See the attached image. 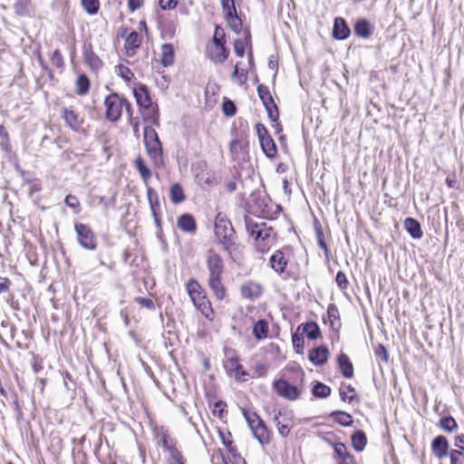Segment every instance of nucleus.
Here are the masks:
<instances>
[{"label":"nucleus","instance_id":"obj_1","mask_svg":"<svg viewBox=\"0 0 464 464\" xmlns=\"http://www.w3.org/2000/svg\"><path fill=\"white\" fill-rule=\"evenodd\" d=\"M246 228L249 236L255 239L256 248L260 253L267 252L274 245L276 233L266 223H255L250 218L246 219Z\"/></svg>","mask_w":464,"mask_h":464},{"label":"nucleus","instance_id":"obj_2","mask_svg":"<svg viewBox=\"0 0 464 464\" xmlns=\"http://www.w3.org/2000/svg\"><path fill=\"white\" fill-rule=\"evenodd\" d=\"M143 140L153 165L156 168H161L164 165L162 146L156 130L150 127L146 126L143 130Z\"/></svg>","mask_w":464,"mask_h":464},{"label":"nucleus","instance_id":"obj_3","mask_svg":"<svg viewBox=\"0 0 464 464\" xmlns=\"http://www.w3.org/2000/svg\"><path fill=\"white\" fill-rule=\"evenodd\" d=\"M215 235L226 251H230L235 244V231L223 213H218L215 218Z\"/></svg>","mask_w":464,"mask_h":464},{"label":"nucleus","instance_id":"obj_4","mask_svg":"<svg viewBox=\"0 0 464 464\" xmlns=\"http://www.w3.org/2000/svg\"><path fill=\"white\" fill-rule=\"evenodd\" d=\"M187 291L194 305L206 318H210L213 315L211 304L198 281L189 279L187 283Z\"/></svg>","mask_w":464,"mask_h":464},{"label":"nucleus","instance_id":"obj_5","mask_svg":"<svg viewBox=\"0 0 464 464\" xmlns=\"http://www.w3.org/2000/svg\"><path fill=\"white\" fill-rule=\"evenodd\" d=\"M106 107V117L111 121H117L125 108L127 113L131 117V105L127 99L120 96L118 93H112L106 97L104 101Z\"/></svg>","mask_w":464,"mask_h":464},{"label":"nucleus","instance_id":"obj_6","mask_svg":"<svg viewBox=\"0 0 464 464\" xmlns=\"http://www.w3.org/2000/svg\"><path fill=\"white\" fill-rule=\"evenodd\" d=\"M243 415L252 430L254 437L262 444H267L270 440L268 430L265 422L256 412L243 410Z\"/></svg>","mask_w":464,"mask_h":464},{"label":"nucleus","instance_id":"obj_7","mask_svg":"<svg viewBox=\"0 0 464 464\" xmlns=\"http://www.w3.org/2000/svg\"><path fill=\"white\" fill-rule=\"evenodd\" d=\"M74 229L80 246L87 250H95L97 242L92 230L85 224L76 223Z\"/></svg>","mask_w":464,"mask_h":464},{"label":"nucleus","instance_id":"obj_8","mask_svg":"<svg viewBox=\"0 0 464 464\" xmlns=\"http://www.w3.org/2000/svg\"><path fill=\"white\" fill-rule=\"evenodd\" d=\"M293 417V411L288 410L280 411L275 415L274 420L281 436L287 437L289 435Z\"/></svg>","mask_w":464,"mask_h":464},{"label":"nucleus","instance_id":"obj_9","mask_svg":"<svg viewBox=\"0 0 464 464\" xmlns=\"http://www.w3.org/2000/svg\"><path fill=\"white\" fill-rule=\"evenodd\" d=\"M273 385L276 392L281 397L285 398L287 400H296L300 395L298 388L295 385H292L285 380L280 379L275 381Z\"/></svg>","mask_w":464,"mask_h":464},{"label":"nucleus","instance_id":"obj_10","mask_svg":"<svg viewBox=\"0 0 464 464\" xmlns=\"http://www.w3.org/2000/svg\"><path fill=\"white\" fill-rule=\"evenodd\" d=\"M224 367L228 375L235 377L236 380L239 382H245L249 375L248 372L243 369V366L237 357L228 358L225 362Z\"/></svg>","mask_w":464,"mask_h":464},{"label":"nucleus","instance_id":"obj_11","mask_svg":"<svg viewBox=\"0 0 464 464\" xmlns=\"http://www.w3.org/2000/svg\"><path fill=\"white\" fill-rule=\"evenodd\" d=\"M206 53L212 62L222 63L227 59L229 51L225 47V44H209Z\"/></svg>","mask_w":464,"mask_h":464},{"label":"nucleus","instance_id":"obj_12","mask_svg":"<svg viewBox=\"0 0 464 464\" xmlns=\"http://www.w3.org/2000/svg\"><path fill=\"white\" fill-rule=\"evenodd\" d=\"M61 116L66 125L74 131L80 130L83 124V118L71 107L63 108Z\"/></svg>","mask_w":464,"mask_h":464},{"label":"nucleus","instance_id":"obj_13","mask_svg":"<svg viewBox=\"0 0 464 464\" xmlns=\"http://www.w3.org/2000/svg\"><path fill=\"white\" fill-rule=\"evenodd\" d=\"M209 277L221 276L224 271L222 258L215 252L209 251L207 258Z\"/></svg>","mask_w":464,"mask_h":464},{"label":"nucleus","instance_id":"obj_14","mask_svg":"<svg viewBox=\"0 0 464 464\" xmlns=\"http://www.w3.org/2000/svg\"><path fill=\"white\" fill-rule=\"evenodd\" d=\"M205 163H198L196 167H193L195 173V179L200 186H212L215 183L214 175L208 171Z\"/></svg>","mask_w":464,"mask_h":464},{"label":"nucleus","instance_id":"obj_15","mask_svg":"<svg viewBox=\"0 0 464 464\" xmlns=\"http://www.w3.org/2000/svg\"><path fill=\"white\" fill-rule=\"evenodd\" d=\"M431 450L434 456L439 459L448 457L450 452V444L448 440L442 435L435 437L431 442Z\"/></svg>","mask_w":464,"mask_h":464},{"label":"nucleus","instance_id":"obj_16","mask_svg":"<svg viewBox=\"0 0 464 464\" xmlns=\"http://www.w3.org/2000/svg\"><path fill=\"white\" fill-rule=\"evenodd\" d=\"M221 5L227 20L231 24L232 28L237 30L241 23L237 14L235 0H221Z\"/></svg>","mask_w":464,"mask_h":464},{"label":"nucleus","instance_id":"obj_17","mask_svg":"<svg viewBox=\"0 0 464 464\" xmlns=\"http://www.w3.org/2000/svg\"><path fill=\"white\" fill-rule=\"evenodd\" d=\"M154 434L157 443L161 445L165 450H169L176 445L175 440L170 436L169 430L165 427H155Z\"/></svg>","mask_w":464,"mask_h":464},{"label":"nucleus","instance_id":"obj_18","mask_svg":"<svg viewBox=\"0 0 464 464\" xmlns=\"http://www.w3.org/2000/svg\"><path fill=\"white\" fill-rule=\"evenodd\" d=\"M83 57L85 63L92 71L100 70L103 63L99 56L93 52L91 44H84L83 45Z\"/></svg>","mask_w":464,"mask_h":464},{"label":"nucleus","instance_id":"obj_19","mask_svg":"<svg viewBox=\"0 0 464 464\" xmlns=\"http://www.w3.org/2000/svg\"><path fill=\"white\" fill-rule=\"evenodd\" d=\"M241 295L246 299H256L262 294V287L259 284L248 281L242 285L240 288Z\"/></svg>","mask_w":464,"mask_h":464},{"label":"nucleus","instance_id":"obj_20","mask_svg":"<svg viewBox=\"0 0 464 464\" xmlns=\"http://www.w3.org/2000/svg\"><path fill=\"white\" fill-rule=\"evenodd\" d=\"M289 259L281 250L276 251L270 257L271 267L278 274L285 272Z\"/></svg>","mask_w":464,"mask_h":464},{"label":"nucleus","instance_id":"obj_21","mask_svg":"<svg viewBox=\"0 0 464 464\" xmlns=\"http://www.w3.org/2000/svg\"><path fill=\"white\" fill-rule=\"evenodd\" d=\"M329 356V351L325 346H318L313 349L309 353V360L314 365L319 366L324 364Z\"/></svg>","mask_w":464,"mask_h":464},{"label":"nucleus","instance_id":"obj_22","mask_svg":"<svg viewBox=\"0 0 464 464\" xmlns=\"http://www.w3.org/2000/svg\"><path fill=\"white\" fill-rule=\"evenodd\" d=\"M350 34L351 31L345 20L342 17L335 18L333 29L334 37L338 40H344Z\"/></svg>","mask_w":464,"mask_h":464},{"label":"nucleus","instance_id":"obj_23","mask_svg":"<svg viewBox=\"0 0 464 464\" xmlns=\"http://www.w3.org/2000/svg\"><path fill=\"white\" fill-rule=\"evenodd\" d=\"M134 96L139 106L144 110L153 105L150 93L144 85L134 90Z\"/></svg>","mask_w":464,"mask_h":464},{"label":"nucleus","instance_id":"obj_24","mask_svg":"<svg viewBox=\"0 0 464 464\" xmlns=\"http://www.w3.org/2000/svg\"><path fill=\"white\" fill-rule=\"evenodd\" d=\"M175 53L174 47L171 44H164L160 48V63L163 66L168 67L174 63Z\"/></svg>","mask_w":464,"mask_h":464},{"label":"nucleus","instance_id":"obj_25","mask_svg":"<svg viewBox=\"0 0 464 464\" xmlns=\"http://www.w3.org/2000/svg\"><path fill=\"white\" fill-rule=\"evenodd\" d=\"M404 228L414 239H420L423 236L420 223L412 218L404 220Z\"/></svg>","mask_w":464,"mask_h":464},{"label":"nucleus","instance_id":"obj_26","mask_svg":"<svg viewBox=\"0 0 464 464\" xmlns=\"http://www.w3.org/2000/svg\"><path fill=\"white\" fill-rule=\"evenodd\" d=\"M178 227L187 233H195L197 228L195 219L189 214H183L179 218Z\"/></svg>","mask_w":464,"mask_h":464},{"label":"nucleus","instance_id":"obj_27","mask_svg":"<svg viewBox=\"0 0 464 464\" xmlns=\"http://www.w3.org/2000/svg\"><path fill=\"white\" fill-rule=\"evenodd\" d=\"M208 286L218 300L225 298L226 289L221 282V276L209 277Z\"/></svg>","mask_w":464,"mask_h":464},{"label":"nucleus","instance_id":"obj_28","mask_svg":"<svg viewBox=\"0 0 464 464\" xmlns=\"http://www.w3.org/2000/svg\"><path fill=\"white\" fill-rule=\"evenodd\" d=\"M372 26L366 19H359L354 24V33L362 38H368L372 34Z\"/></svg>","mask_w":464,"mask_h":464},{"label":"nucleus","instance_id":"obj_29","mask_svg":"<svg viewBox=\"0 0 464 464\" xmlns=\"http://www.w3.org/2000/svg\"><path fill=\"white\" fill-rule=\"evenodd\" d=\"M297 331L305 334L310 340H315L320 335V329L315 322H308L298 326Z\"/></svg>","mask_w":464,"mask_h":464},{"label":"nucleus","instance_id":"obj_30","mask_svg":"<svg viewBox=\"0 0 464 464\" xmlns=\"http://www.w3.org/2000/svg\"><path fill=\"white\" fill-rule=\"evenodd\" d=\"M338 366L343 377L352 378L353 376V366L346 354L341 353L338 356Z\"/></svg>","mask_w":464,"mask_h":464},{"label":"nucleus","instance_id":"obj_31","mask_svg":"<svg viewBox=\"0 0 464 464\" xmlns=\"http://www.w3.org/2000/svg\"><path fill=\"white\" fill-rule=\"evenodd\" d=\"M263 152L269 159H273L277 154L276 145L274 140L271 137H266L262 140L259 141Z\"/></svg>","mask_w":464,"mask_h":464},{"label":"nucleus","instance_id":"obj_32","mask_svg":"<svg viewBox=\"0 0 464 464\" xmlns=\"http://www.w3.org/2000/svg\"><path fill=\"white\" fill-rule=\"evenodd\" d=\"M352 444L356 451H362L367 443V438L362 430H356L352 435Z\"/></svg>","mask_w":464,"mask_h":464},{"label":"nucleus","instance_id":"obj_33","mask_svg":"<svg viewBox=\"0 0 464 464\" xmlns=\"http://www.w3.org/2000/svg\"><path fill=\"white\" fill-rule=\"evenodd\" d=\"M160 34L164 39H171L176 33V24L173 21H163L160 24Z\"/></svg>","mask_w":464,"mask_h":464},{"label":"nucleus","instance_id":"obj_34","mask_svg":"<svg viewBox=\"0 0 464 464\" xmlns=\"http://www.w3.org/2000/svg\"><path fill=\"white\" fill-rule=\"evenodd\" d=\"M268 324L265 320H258L253 326V334L257 339H263L267 336Z\"/></svg>","mask_w":464,"mask_h":464},{"label":"nucleus","instance_id":"obj_35","mask_svg":"<svg viewBox=\"0 0 464 464\" xmlns=\"http://www.w3.org/2000/svg\"><path fill=\"white\" fill-rule=\"evenodd\" d=\"M14 12L17 15L27 16L31 12V0H16L14 5Z\"/></svg>","mask_w":464,"mask_h":464},{"label":"nucleus","instance_id":"obj_36","mask_svg":"<svg viewBox=\"0 0 464 464\" xmlns=\"http://www.w3.org/2000/svg\"><path fill=\"white\" fill-rule=\"evenodd\" d=\"M143 120L154 125H159V108L157 104H153L144 110Z\"/></svg>","mask_w":464,"mask_h":464},{"label":"nucleus","instance_id":"obj_37","mask_svg":"<svg viewBox=\"0 0 464 464\" xmlns=\"http://www.w3.org/2000/svg\"><path fill=\"white\" fill-rule=\"evenodd\" d=\"M331 417L335 422L344 427H348L353 423L352 416L344 411H334Z\"/></svg>","mask_w":464,"mask_h":464},{"label":"nucleus","instance_id":"obj_38","mask_svg":"<svg viewBox=\"0 0 464 464\" xmlns=\"http://www.w3.org/2000/svg\"><path fill=\"white\" fill-rule=\"evenodd\" d=\"M135 167L138 169L144 183L147 184L149 179L151 178V172L140 157L136 159Z\"/></svg>","mask_w":464,"mask_h":464},{"label":"nucleus","instance_id":"obj_39","mask_svg":"<svg viewBox=\"0 0 464 464\" xmlns=\"http://www.w3.org/2000/svg\"><path fill=\"white\" fill-rule=\"evenodd\" d=\"M170 199L174 204H179L185 199L182 187L179 183H175L169 189Z\"/></svg>","mask_w":464,"mask_h":464},{"label":"nucleus","instance_id":"obj_40","mask_svg":"<svg viewBox=\"0 0 464 464\" xmlns=\"http://www.w3.org/2000/svg\"><path fill=\"white\" fill-rule=\"evenodd\" d=\"M147 198L149 200L151 212L160 210V198L155 189L150 187L147 188Z\"/></svg>","mask_w":464,"mask_h":464},{"label":"nucleus","instance_id":"obj_41","mask_svg":"<svg viewBox=\"0 0 464 464\" xmlns=\"http://www.w3.org/2000/svg\"><path fill=\"white\" fill-rule=\"evenodd\" d=\"M140 35L137 32H131L126 38L125 48L127 50H134L140 45Z\"/></svg>","mask_w":464,"mask_h":464},{"label":"nucleus","instance_id":"obj_42","mask_svg":"<svg viewBox=\"0 0 464 464\" xmlns=\"http://www.w3.org/2000/svg\"><path fill=\"white\" fill-rule=\"evenodd\" d=\"M76 86L78 94H86L90 88V81L88 77L85 74H81L80 76H78L76 81Z\"/></svg>","mask_w":464,"mask_h":464},{"label":"nucleus","instance_id":"obj_43","mask_svg":"<svg viewBox=\"0 0 464 464\" xmlns=\"http://www.w3.org/2000/svg\"><path fill=\"white\" fill-rule=\"evenodd\" d=\"M257 92H258V96L261 99L264 106H267L269 104L271 105L275 102L271 96V93L266 86L259 85L257 87Z\"/></svg>","mask_w":464,"mask_h":464},{"label":"nucleus","instance_id":"obj_44","mask_svg":"<svg viewBox=\"0 0 464 464\" xmlns=\"http://www.w3.org/2000/svg\"><path fill=\"white\" fill-rule=\"evenodd\" d=\"M330 393L331 388L322 382H317L313 388V395L317 398H326Z\"/></svg>","mask_w":464,"mask_h":464},{"label":"nucleus","instance_id":"obj_45","mask_svg":"<svg viewBox=\"0 0 464 464\" xmlns=\"http://www.w3.org/2000/svg\"><path fill=\"white\" fill-rule=\"evenodd\" d=\"M327 314L332 327H335L339 324V310L335 304H329Z\"/></svg>","mask_w":464,"mask_h":464},{"label":"nucleus","instance_id":"obj_46","mask_svg":"<svg viewBox=\"0 0 464 464\" xmlns=\"http://www.w3.org/2000/svg\"><path fill=\"white\" fill-rule=\"evenodd\" d=\"M440 427L446 431H453L457 430L458 425L452 417H444L440 420Z\"/></svg>","mask_w":464,"mask_h":464},{"label":"nucleus","instance_id":"obj_47","mask_svg":"<svg viewBox=\"0 0 464 464\" xmlns=\"http://www.w3.org/2000/svg\"><path fill=\"white\" fill-rule=\"evenodd\" d=\"M82 5L84 10L90 14H94L99 10L98 0H82Z\"/></svg>","mask_w":464,"mask_h":464},{"label":"nucleus","instance_id":"obj_48","mask_svg":"<svg viewBox=\"0 0 464 464\" xmlns=\"http://www.w3.org/2000/svg\"><path fill=\"white\" fill-rule=\"evenodd\" d=\"M448 456L450 457V464H464V451L451 450Z\"/></svg>","mask_w":464,"mask_h":464},{"label":"nucleus","instance_id":"obj_49","mask_svg":"<svg viewBox=\"0 0 464 464\" xmlns=\"http://www.w3.org/2000/svg\"><path fill=\"white\" fill-rule=\"evenodd\" d=\"M292 343L293 346L295 349L296 353H302L304 350V340L302 335H299L298 334H294L292 335Z\"/></svg>","mask_w":464,"mask_h":464},{"label":"nucleus","instance_id":"obj_50","mask_svg":"<svg viewBox=\"0 0 464 464\" xmlns=\"http://www.w3.org/2000/svg\"><path fill=\"white\" fill-rule=\"evenodd\" d=\"M72 459L74 464H86L85 454L82 451V449H78L77 446H73Z\"/></svg>","mask_w":464,"mask_h":464},{"label":"nucleus","instance_id":"obj_51","mask_svg":"<svg viewBox=\"0 0 464 464\" xmlns=\"http://www.w3.org/2000/svg\"><path fill=\"white\" fill-rule=\"evenodd\" d=\"M117 72L118 74L122 77L125 81H130L134 74L133 72L125 65L120 64L117 66Z\"/></svg>","mask_w":464,"mask_h":464},{"label":"nucleus","instance_id":"obj_52","mask_svg":"<svg viewBox=\"0 0 464 464\" xmlns=\"http://www.w3.org/2000/svg\"><path fill=\"white\" fill-rule=\"evenodd\" d=\"M334 457L336 459H338V460L340 459H342L343 457H344L348 453L346 446L342 442L335 443L334 445Z\"/></svg>","mask_w":464,"mask_h":464},{"label":"nucleus","instance_id":"obj_53","mask_svg":"<svg viewBox=\"0 0 464 464\" xmlns=\"http://www.w3.org/2000/svg\"><path fill=\"white\" fill-rule=\"evenodd\" d=\"M222 109L224 114H226L227 116L231 117L236 113V105L230 100H227L223 102Z\"/></svg>","mask_w":464,"mask_h":464},{"label":"nucleus","instance_id":"obj_54","mask_svg":"<svg viewBox=\"0 0 464 464\" xmlns=\"http://www.w3.org/2000/svg\"><path fill=\"white\" fill-rule=\"evenodd\" d=\"M265 107L267 111L269 119L272 121L276 122L279 118V112H278V109H277L276 103L274 102L273 104H271V105L269 104Z\"/></svg>","mask_w":464,"mask_h":464},{"label":"nucleus","instance_id":"obj_55","mask_svg":"<svg viewBox=\"0 0 464 464\" xmlns=\"http://www.w3.org/2000/svg\"><path fill=\"white\" fill-rule=\"evenodd\" d=\"M232 78L236 79L239 84H243L246 82L247 77H246V73L245 72V71L244 70L239 71L238 64H236L235 70L232 74Z\"/></svg>","mask_w":464,"mask_h":464},{"label":"nucleus","instance_id":"obj_56","mask_svg":"<svg viewBox=\"0 0 464 464\" xmlns=\"http://www.w3.org/2000/svg\"><path fill=\"white\" fill-rule=\"evenodd\" d=\"M167 451L169 453L175 464H183V457L176 448V445Z\"/></svg>","mask_w":464,"mask_h":464},{"label":"nucleus","instance_id":"obj_57","mask_svg":"<svg viewBox=\"0 0 464 464\" xmlns=\"http://www.w3.org/2000/svg\"><path fill=\"white\" fill-rule=\"evenodd\" d=\"M335 281H336V284L337 285L341 288V289H346L347 286H348V280H347V277L345 276V274L342 271H339L336 275V277H335Z\"/></svg>","mask_w":464,"mask_h":464},{"label":"nucleus","instance_id":"obj_58","mask_svg":"<svg viewBox=\"0 0 464 464\" xmlns=\"http://www.w3.org/2000/svg\"><path fill=\"white\" fill-rule=\"evenodd\" d=\"M51 61H52L53 64L55 65L58 68H60V67H62L63 65V55H62V53H60L59 50H55L53 53V55L51 57Z\"/></svg>","mask_w":464,"mask_h":464},{"label":"nucleus","instance_id":"obj_59","mask_svg":"<svg viewBox=\"0 0 464 464\" xmlns=\"http://www.w3.org/2000/svg\"><path fill=\"white\" fill-rule=\"evenodd\" d=\"M135 301L142 307H146L150 310H153L155 308L154 302L150 298L137 297Z\"/></svg>","mask_w":464,"mask_h":464},{"label":"nucleus","instance_id":"obj_60","mask_svg":"<svg viewBox=\"0 0 464 464\" xmlns=\"http://www.w3.org/2000/svg\"><path fill=\"white\" fill-rule=\"evenodd\" d=\"M234 50L237 56L243 57L245 54V43L243 40L237 39L234 43Z\"/></svg>","mask_w":464,"mask_h":464},{"label":"nucleus","instance_id":"obj_61","mask_svg":"<svg viewBox=\"0 0 464 464\" xmlns=\"http://www.w3.org/2000/svg\"><path fill=\"white\" fill-rule=\"evenodd\" d=\"M224 36L223 30L217 26L211 44H225Z\"/></svg>","mask_w":464,"mask_h":464},{"label":"nucleus","instance_id":"obj_62","mask_svg":"<svg viewBox=\"0 0 464 464\" xmlns=\"http://www.w3.org/2000/svg\"><path fill=\"white\" fill-rule=\"evenodd\" d=\"M64 203L71 208H76L80 205L78 198L72 194H69L65 197Z\"/></svg>","mask_w":464,"mask_h":464},{"label":"nucleus","instance_id":"obj_63","mask_svg":"<svg viewBox=\"0 0 464 464\" xmlns=\"http://www.w3.org/2000/svg\"><path fill=\"white\" fill-rule=\"evenodd\" d=\"M179 0H159V4L163 10L174 9L178 5Z\"/></svg>","mask_w":464,"mask_h":464},{"label":"nucleus","instance_id":"obj_64","mask_svg":"<svg viewBox=\"0 0 464 464\" xmlns=\"http://www.w3.org/2000/svg\"><path fill=\"white\" fill-rule=\"evenodd\" d=\"M256 130L259 141L265 139L266 137H271L268 134L266 128L262 123H257L256 125Z\"/></svg>","mask_w":464,"mask_h":464}]
</instances>
